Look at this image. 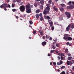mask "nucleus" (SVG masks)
Wrapping results in <instances>:
<instances>
[{
  "label": "nucleus",
  "mask_w": 74,
  "mask_h": 74,
  "mask_svg": "<svg viewBox=\"0 0 74 74\" xmlns=\"http://www.w3.org/2000/svg\"><path fill=\"white\" fill-rule=\"evenodd\" d=\"M31 8H33V5H30V4L29 3H28L27 5H25V8L26 10V12L29 14L31 12L32 9Z\"/></svg>",
  "instance_id": "nucleus-1"
},
{
  "label": "nucleus",
  "mask_w": 74,
  "mask_h": 74,
  "mask_svg": "<svg viewBox=\"0 0 74 74\" xmlns=\"http://www.w3.org/2000/svg\"><path fill=\"white\" fill-rule=\"evenodd\" d=\"M48 5H47V7H46L45 9L43 11V14L46 15L47 14H49V10H50V8L49 6H48Z\"/></svg>",
  "instance_id": "nucleus-2"
},
{
  "label": "nucleus",
  "mask_w": 74,
  "mask_h": 74,
  "mask_svg": "<svg viewBox=\"0 0 74 74\" xmlns=\"http://www.w3.org/2000/svg\"><path fill=\"white\" fill-rule=\"evenodd\" d=\"M19 9L21 12H24L25 11V6L23 5H21L20 6Z\"/></svg>",
  "instance_id": "nucleus-3"
},
{
  "label": "nucleus",
  "mask_w": 74,
  "mask_h": 74,
  "mask_svg": "<svg viewBox=\"0 0 74 74\" xmlns=\"http://www.w3.org/2000/svg\"><path fill=\"white\" fill-rule=\"evenodd\" d=\"M65 14L66 16V17L67 18V19H69L70 18H71V13H70L66 12H65Z\"/></svg>",
  "instance_id": "nucleus-4"
},
{
  "label": "nucleus",
  "mask_w": 74,
  "mask_h": 74,
  "mask_svg": "<svg viewBox=\"0 0 74 74\" xmlns=\"http://www.w3.org/2000/svg\"><path fill=\"white\" fill-rule=\"evenodd\" d=\"M66 64H67L68 66H71L73 64V62H71V61H69V60H67L66 62Z\"/></svg>",
  "instance_id": "nucleus-5"
},
{
  "label": "nucleus",
  "mask_w": 74,
  "mask_h": 74,
  "mask_svg": "<svg viewBox=\"0 0 74 74\" xmlns=\"http://www.w3.org/2000/svg\"><path fill=\"white\" fill-rule=\"evenodd\" d=\"M66 8L67 9H69V10L71 9V8L73 9V8H74V6L73 5H71L70 6H68L66 7Z\"/></svg>",
  "instance_id": "nucleus-6"
},
{
  "label": "nucleus",
  "mask_w": 74,
  "mask_h": 74,
  "mask_svg": "<svg viewBox=\"0 0 74 74\" xmlns=\"http://www.w3.org/2000/svg\"><path fill=\"white\" fill-rule=\"evenodd\" d=\"M68 35L67 34H65L64 36V37L63 38L65 40H67V38L68 37Z\"/></svg>",
  "instance_id": "nucleus-7"
},
{
  "label": "nucleus",
  "mask_w": 74,
  "mask_h": 74,
  "mask_svg": "<svg viewBox=\"0 0 74 74\" xmlns=\"http://www.w3.org/2000/svg\"><path fill=\"white\" fill-rule=\"evenodd\" d=\"M70 24H69L68 27L66 28V31L68 32L70 30Z\"/></svg>",
  "instance_id": "nucleus-8"
},
{
  "label": "nucleus",
  "mask_w": 74,
  "mask_h": 74,
  "mask_svg": "<svg viewBox=\"0 0 74 74\" xmlns=\"http://www.w3.org/2000/svg\"><path fill=\"white\" fill-rule=\"evenodd\" d=\"M2 5L3 8H7V4L6 3H4L2 4Z\"/></svg>",
  "instance_id": "nucleus-9"
},
{
  "label": "nucleus",
  "mask_w": 74,
  "mask_h": 74,
  "mask_svg": "<svg viewBox=\"0 0 74 74\" xmlns=\"http://www.w3.org/2000/svg\"><path fill=\"white\" fill-rule=\"evenodd\" d=\"M46 44H47V42L45 41L43 42L42 43V45L43 46H44Z\"/></svg>",
  "instance_id": "nucleus-10"
},
{
  "label": "nucleus",
  "mask_w": 74,
  "mask_h": 74,
  "mask_svg": "<svg viewBox=\"0 0 74 74\" xmlns=\"http://www.w3.org/2000/svg\"><path fill=\"white\" fill-rule=\"evenodd\" d=\"M67 40L68 41H71L73 40V38H72L69 36L67 38Z\"/></svg>",
  "instance_id": "nucleus-11"
},
{
  "label": "nucleus",
  "mask_w": 74,
  "mask_h": 74,
  "mask_svg": "<svg viewBox=\"0 0 74 74\" xmlns=\"http://www.w3.org/2000/svg\"><path fill=\"white\" fill-rule=\"evenodd\" d=\"M53 10H54V11H56V12H57V11H58V8H56V7H55V6H54L53 8Z\"/></svg>",
  "instance_id": "nucleus-12"
},
{
  "label": "nucleus",
  "mask_w": 74,
  "mask_h": 74,
  "mask_svg": "<svg viewBox=\"0 0 74 74\" xmlns=\"http://www.w3.org/2000/svg\"><path fill=\"white\" fill-rule=\"evenodd\" d=\"M59 9L61 11H63L64 10V8L62 7H60L59 8Z\"/></svg>",
  "instance_id": "nucleus-13"
},
{
  "label": "nucleus",
  "mask_w": 74,
  "mask_h": 74,
  "mask_svg": "<svg viewBox=\"0 0 74 74\" xmlns=\"http://www.w3.org/2000/svg\"><path fill=\"white\" fill-rule=\"evenodd\" d=\"M49 24L50 27H52V26H53V22H52V21H51L49 23Z\"/></svg>",
  "instance_id": "nucleus-14"
},
{
  "label": "nucleus",
  "mask_w": 74,
  "mask_h": 74,
  "mask_svg": "<svg viewBox=\"0 0 74 74\" xmlns=\"http://www.w3.org/2000/svg\"><path fill=\"white\" fill-rule=\"evenodd\" d=\"M70 27L71 28V29H74V24H72L71 25H70Z\"/></svg>",
  "instance_id": "nucleus-15"
},
{
  "label": "nucleus",
  "mask_w": 74,
  "mask_h": 74,
  "mask_svg": "<svg viewBox=\"0 0 74 74\" xmlns=\"http://www.w3.org/2000/svg\"><path fill=\"white\" fill-rule=\"evenodd\" d=\"M61 6L62 7H66V5L65 4H63V3H62L60 4Z\"/></svg>",
  "instance_id": "nucleus-16"
},
{
  "label": "nucleus",
  "mask_w": 74,
  "mask_h": 74,
  "mask_svg": "<svg viewBox=\"0 0 74 74\" xmlns=\"http://www.w3.org/2000/svg\"><path fill=\"white\" fill-rule=\"evenodd\" d=\"M40 4H42V5L44 3V0H41L40 1Z\"/></svg>",
  "instance_id": "nucleus-17"
},
{
  "label": "nucleus",
  "mask_w": 74,
  "mask_h": 74,
  "mask_svg": "<svg viewBox=\"0 0 74 74\" xmlns=\"http://www.w3.org/2000/svg\"><path fill=\"white\" fill-rule=\"evenodd\" d=\"M40 10L39 9H38L37 10H36V12L37 14H38L39 12H40Z\"/></svg>",
  "instance_id": "nucleus-18"
},
{
  "label": "nucleus",
  "mask_w": 74,
  "mask_h": 74,
  "mask_svg": "<svg viewBox=\"0 0 74 74\" xmlns=\"http://www.w3.org/2000/svg\"><path fill=\"white\" fill-rule=\"evenodd\" d=\"M36 19H38L39 18V15L38 14H36Z\"/></svg>",
  "instance_id": "nucleus-19"
},
{
  "label": "nucleus",
  "mask_w": 74,
  "mask_h": 74,
  "mask_svg": "<svg viewBox=\"0 0 74 74\" xmlns=\"http://www.w3.org/2000/svg\"><path fill=\"white\" fill-rule=\"evenodd\" d=\"M43 5H41L40 6V8L41 10H43Z\"/></svg>",
  "instance_id": "nucleus-20"
},
{
  "label": "nucleus",
  "mask_w": 74,
  "mask_h": 74,
  "mask_svg": "<svg viewBox=\"0 0 74 74\" xmlns=\"http://www.w3.org/2000/svg\"><path fill=\"white\" fill-rule=\"evenodd\" d=\"M59 56H64V54L63 53H61V54H59L58 55Z\"/></svg>",
  "instance_id": "nucleus-21"
},
{
  "label": "nucleus",
  "mask_w": 74,
  "mask_h": 74,
  "mask_svg": "<svg viewBox=\"0 0 74 74\" xmlns=\"http://www.w3.org/2000/svg\"><path fill=\"white\" fill-rule=\"evenodd\" d=\"M33 22L32 21H29V23L30 25H32V24H33Z\"/></svg>",
  "instance_id": "nucleus-22"
},
{
  "label": "nucleus",
  "mask_w": 74,
  "mask_h": 74,
  "mask_svg": "<svg viewBox=\"0 0 74 74\" xmlns=\"http://www.w3.org/2000/svg\"><path fill=\"white\" fill-rule=\"evenodd\" d=\"M43 19H44V18L42 17H41L40 18V21H42V20H43Z\"/></svg>",
  "instance_id": "nucleus-23"
},
{
  "label": "nucleus",
  "mask_w": 74,
  "mask_h": 74,
  "mask_svg": "<svg viewBox=\"0 0 74 74\" xmlns=\"http://www.w3.org/2000/svg\"><path fill=\"white\" fill-rule=\"evenodd\" d=\"M65 53H68V49H66L65 51Z\"/></svg>",
  "instance_id": "nucleus-24"
},
{
  "label": "nucleus",
  "mask_w": 74,
  "mask_h": 74,
  "mask_svg": "<svg viewBox=\"0 0 74 74\" xmlns=\"http://www.w3.org/2000/svg\"><path fill=\"white\" fill-rule=\"evenodd\" d=\"M60 74H66V73L64 71H63Z\"/></svg>",
  "instance_id": "nucleus-25"
},
{
  "label": "nucleus",
  "mask_w": 74,
  "mask_h": 74,
  "mask_svg": "<svg viewBox=\"0 0 74 74\" xmlns=\"http://www.w3.org/2000/svg\"><path fill=\"white\" fill-rule=\"evenodd\" d=\"M55 52L54 50H52L50 51V53H53V52Z\"/></svg>",
  "instance_id": "nucleus-26"
},
{
  "label": "nucleus",
  "mask_w": 74,
  "mask_h": 74,
  "mask_svg": "<svg viewBox=\"0 0 74 74\" xmlns=\"http://www.w3.org/2000/svg\"><path fill=\"white\" fill-rule=\"evenodd\" d=\"M71 3H72V2H71V1H70L69 2L68 4V5H71Z\"/></svg>",
  "instance_id": "nucleus-27"
},
{
  "label": "nucleus",
  "mask_w": 74,
  "mask_h": 74,
  "mask_svg": "<svg viewBox=\"0 0 74 74\" xmlns=\"http://www.w3.org/2000/svg\"><path fill=\"white\" fill-rule=\"evenodd\" d=\"M40 36H42V35H43V32H40Z\"/></svg>",
  "instance_id": "nucleus-28"
},
{
  "label": "nucleus",
  "mask_w": 74,
  "mask_h": 74,
  "mask_svg": "<svg viewBox=\"0 0 74 74\" xmlns=\"http://www.w3.org/2000/svg\"><path fill=\"white\" fill-rule=\"evenodd\" d=\"M71 59H72V57H70L68 58V60H71Z\"/></svg>",
  "instance_id": "nucleus-29"
},
{
  "label": "nucleus",
  "mask_w": 74,
  "mask_h": 74,
  "mask_svg": "<svg viewBox=\"0 0 74 74\" xmlns=\"http://www.w3.org/2000/svg\"><path fill=\"white\" fill-rule=\"evenodd\" d=\"M39 16L40 17H42V13H40L39 14Z\"/></svg>",
  "instance_id": "nucleus-30"
},
{
  "label": "nucleus",
  "mask_w": 74,
  "mask_h": 74,
  "mask_svg": "<svg viewBox=\"0 0 74 74\" xmlns=\"http://www.w3.org/2000/svg\"><path fill=\"white\" fill-rule=\"evenodd\" d=\"M46 38H47V39H48V38H49V37L48 36V35H46Z\"/></svg>",
  "instance_id": "nucleus-31"
},
{
  "label": "nucleus",
  "mask_w": 74,
  "mask_h": 74,
  "mask_svg": "<svg viewBox=\"0 0 74 74\" xmlns=\"http://www.w3.org/2000/svg\"><path fill=\"white\" fill-rule=\"evenodd\" d=\"M48 2L49 3V4H51L52 3V1H51V0H49L48 1Z\"/></svg>",
  "instance_id": "nucleus-32"
},
{
  "label": "nucleus",
  "mask_w": 74,
  "mask_h": 74,
  "mask_svg": "<svg viewBox=\"0 0 74 74\" xmlns=\"http://www.w3.org/2000/svg\"><path fill=\"white\" fill-rule=\"evenodd\" d=\"M34 5L35 7H37L38 6L37 4V3H34Z\"/></svg>",
  "instance_id": "nucleus-33"
},
{
  "label": "nucleus",
  "mask_w": 74,
  "mask_h": 74,
  "mask_svg": "<svg viewBox=\"0 0 74 74\" xmlns=\"http://www.w3.org/2000/svg\"><path fill=\"white\" fill-rule=\"evenodd\" d=\"M64 68H65V66H63L61 67L60 69H64Z\"/></svg>",
  "instance_id": "nucleus-34"
},
{
  "label": "nucleus",
  "mask_w": 74,
  "mask_h": 74,
  "mask_svg": "<svg viewBox=\"0 0 74 74\" xmlns=\"http://www.w3.org/2000/svg\"><path fill=\"white\" fill-rule=\"evenodd\" d=\"M15 7V4H12V8Z\"/></svg>",
  "instance_id": "nucleus-35"
},
{
  "label": "nucleus",
  "mask_w": 74,
  "mask_h": 74,
  "mask_svg": "<svg viewBox=\"0 0 74 74\" xmlns=\"http://www.w3.org/2000/svg\"><path fill=\"white\" fill-rule=\"evenodd\" d=\"M56 46L58 47H59V44L58 43L56 44Z\"/></svg>",
  "instance_id": "nucleus-36"
},
{
  "label": "nucleus",
  "mask_w": 74,
  "mask_h": 74,
  "mask_svg": "<svg viewBox=\"0 0 74 74\" xmlns=\"http://www.w3.org/2000/svg\"><path fill=\"white\" fill-rule=\"evenodd\" d=\"M8 7L9 8H11V6L10 4H8V5H7V8Z\"/></svg>",
  "instance_id": "nucleus-37"
},
{
  "label": "nucleus",
  "mask_w": 74,
  "mask_h": 74,
  "mask_svg": "<svg viewBox=\"0 0 74 74\" xmlns=\"http://www.w3.org/2000/svg\"><path fill=\"white\" fill-rule=\"evenodd\" d=\"M12 11L13 12H15L16 11V9H12Z\"/></svg>",
  "instance_id": "nucleus-38"
},
{
  "label": "nucleus",
  "mask_w": 74,
  "mask_h": 74,
  "mask_svg": "<svg viewBox=\"0 0 74 74\" xmlns=\"http://www.w3.org/2000/svg\"><path fill=\"white\" fill-rule=\"evenodd\" d=\"M52 48L53 49H55L56 48V47H55V46H53Z\"/></svg>",
  "instance_id": "nucleus-39"
},
{
  "label": "nucleus",
  "mask_w": 74,
  "mask_h": 74,
  "mask_svg": "<svg viewBox=\"0 0 74 74\" xmlns=\"http://www.w3.org/2000/svg\"><path fill=\"white\" fill-rule=\"evenodd\" d=\"M60 64H63V61H60Z\"/></svg>",
  "instance_id": "nucleus-40"
},
{
  "label": "nucleus",
  "mask_w": 74,
  "mask_h": 74,
  "mask_svg": "<svg viewBox=\"0 0 74 74\" xmlns=\"http://www.w3.org/2000/svg\"><path fill=\"white\" fill-rule=\"evenodd\" d=\"M67 55L68 56H71V54L70 53H68Z\"/></svg>",
  "instance_id": "nucleus-41"
},
{
  "label": "nucleus",
  "mask_w": 74,
  "mask_h": 74,
  "mask_svg": "<svg viewBox=\"0 0 74 74\" xmlns=\"http://www.w3.org/2000/svg\"><path fill=\"white\" fill-rule=\"evenodd\" d=\"M47 18L48 19H50V17L49 16H47Z\"/></svg>",
  "instance_id": "nucleus-42"
},
{
  "label": "nucleus",
  "mask_w": 74,
  "mask_h": 74,
  "mask_svg": "<svg viewBox=\"0 0 74 74\" xmlns=\"http://www.w3.org/2000/svg\"><path fill=\"white\" fill-rule=\"evenodd\" d=\"M36 31L35 30L33 32V34H36Z\"/></svg>",
  "instance_id": "nucleus-43"
},
{
  "label": "nucleus",
  "mask_w": 74,
  "mask_h": 74,
  "mask_svg": "<svg viewBox=\"0 0 74 74\" xmlns=\"http://www.w3.org/2000/svg\"><path fill=\"white\" fill-rule=\"evenodd\" d=\"M57 64V65H58V66H60V64L59 62H58Z\"/></svg>",
  "instance_id": "nucleus-44"
},
{
  "label": "nucleus",
  "mask_w": 74,
  "mask_h": 74,
  "mask_svg": "<svg viewBox=\"0 0 74 74\" xmlns=\"http://www.w3.org/2000/svg\"><path fill=\"white\" fill-rule=\"evenodd\" d=\"M64 58H63V57H62V56H61V58H60V59H61V60H63Z\"/></svg>",
  "instance_id": "nucleus-45"
},
{
  "label": "nucleus",
  "mask_w": 74,
  "mask_h": 74,
  "mask_svg": "<svg viewBox=\"0 0 74 74\" xmlns=\"http://www.w3.org/2000/svg\"><path fill=\"white\" fill-rule=\"evenodd\" d=\"M69 44H70V43H69V42H67L66 43V44L67 45H69Z\"/></svg>",
  "instance_id": "nucleus-46"
},
{
  "label": "nucleus",
  "mask_w": 74,
  "mask_h": 74,
  "mask_svg": "<svg viewBox=\"0 0 74 74\" xmlns=\"http://www.w3.org/2000/svg\"><path fill=\"white\" fill-rule=\"evenodd\" d=\"M58 50H56L55 51V52H56V53H58Z\"/></svg>",
  "instance_id": "nucleus-47"
},
{
  "label": "nucleus",
  "mask_w": 74,
  "mask_h": 74,
  "mask_svg": "<svg viewBox=\"0 0 74 74\" xmlns=\"http://www.w3.org/2000/svg\"><path fill=\"white\" fill-rule=\"evenodd\" d=\"M0 7L1 8H3V5H1Z\"/></svg>",
  "instance_id": "nucleus-48"
},
{
  "label": "nucleus",
  "mask_w": 74,
  "mask_h": 74,
  "mask_svg": "<svg viewBox=\"0 0 74 74\" xmlns=\"http://www.w3.org/2000/svg\"><path fill=\"white\" fill-rule=\"evenodd\" d=\"M58 58V60H60V56H58L57 57Z\"/></svg>",
  "instance_id": "nucleus-49"
},
{
  "label": "nucleus",
  "mask_w": 74,
  "mask_h": 74,
  "mask_svg": "<svg viewBox=\"0 0 74 74\" xmlns=\"http://www.w3.org/2000/svg\"><path fill=\"white\" fill-rule=\"evenodd\" d=\"M51 30H54V27H52Z\"/></svg>",
  "instance_id": "nucleus-50"
},
{
  "label": "nucleus",
  "mask_w": 74,
  "mask_h": 74,
  "mask_svg": "<svg viewBox=\"0 0 74 74\" xmlns=\"http://www.w3.org/2000/svg\"><path fill=\"white\" fill-rule=\"evenodd\" d=\"M53 64V65H56V62H54Z\"/></svg>",
  "instance_id": "nucleus-51"
},
{
  "label": "nucleus",
  "mask_w": 74,
  "mask_h": 74,
  "mask_svg": "<svg viewBox=\"0 0 74 74\" xmlns=\"http://www.w3.org/2000/svg\"><path fill=\"white\" fill-rule=\"evenodd\" d=\"M72 62V63H73V64H74V60H71Z\"/></svg>",
  "instance_id": "nucleus-52"
},
{
  "label": "nucleus",
  "mask_w": 74,
  "mask_h": 74,
  "mask_svg": "<svg viewBox=\"0 0 74 74\" xmlns=\"http://www.w3.org/2000/svg\"><path fill=\"white\" fill-rule=\"evenodd\" d=\"M52 38L51 37H50L49 38V40H52Z\"/></svg>",
  "instance_id": "nucleus-53"
},
{
  "label": "nucleus",
  "mask_w": 74,
  "mask_h": 74,
  "mask_svg": "<svg viewBox=\"0 0 74 74\" xmlns=\"http://www.w3.org/2000/svg\"><path fill=\"white\" fill-rule=\"evenodd\" d=\"M16 1L17 2H20V1H21V0H16Z\"/></svg>",
  "instance_id": "nucleus-54"
},
{
  "label": "nucleus",
  "mask_w": 74,
  "mask_h": 74,
  "mask_svg": "<svg viewBox=\"0 0 74 74\" xmlns=\"http://www.w3.org/2000/svg\"><path fill=\"white\" fill-rule=\"evenodd\" d=\"M16 2V0H14L13 1V3H15Z\"/></svg>",
  "instance_id": "nucleus-55"
},
{
  "label": "nucleus",
  "mask_w": 74,
  "mask_h": 74,
  "mask_svg": "<svg viewBox=\"0 0 74 74\" xmlns=\"http://www.w3.org/2000/svg\"><path fill=\"white\" fill-rule=\"evenodd\" d=\"M4 10H5V11H7V9L5 8H4Z\"/></svg>",
  "instance_id": "nucleus-56"
},
{
  "label": "nucleus",
  "mask_w": 74,
  "mask_h": 74,
  "mask_svg": "<svg viewBox=\"0 0 74 74\" xmlns=\"http://www.w3.org/2000/svg\"><path fill=\"white\" fill-rule=\"evenodd\" d=\"M16 19H18L19 17L18 16H16Z\"/></svg>",
  "instance_id": "nucleus-57"
},
{
  "label": "nucleus",
  "mask_w": 74,
  "mask_h": 74,
  "mask_svg": "<svg viewBox=\"0 0 74 74\" xmlns=\"http://www.w3.org/2000/svg\"><path fill=\"white\" fill-rule=\"evenodd\" d=\"M45 37L44 36H43L42 37V39H45Z\"/></svg>",
  "instance_id": "nucleus-58"
},
{
  "label": "nucleus",
  "mask_w": 74,
  "mask_h": 74,
  "mask_svg": "<svg viewBox=\"0 0 74 74\" xmlns=\"http://www.w3.org/2000/svg\"><path fill=\"white\" fill-rule=\"evenodd\" d=\"M69 46L71 47V45H71V44L69 43Z\"/></svg>",
  "instance_id": "nucleus-59"
},
{
  "label": "nucleus",
  "mask_w": 74,
  "mask_h": 74,
  "mask_svg": "<svg viewBox=\"0 0 74 74\" xmlns=\"http://www.w3.org/2000/svg\"><path fill=\"white\" fill-rule=\"evenodd\" d=\"M47 55L48 56H51V54H48Z\"/></svg>",
  "instance_id": "nucleus-60"
},
{
  "label": "nucleus",
  "mask_w": 74,
  "mask_h": 74,
  "mask_svg": "<svg viewBox=\"0 0 74 74\" xmlns=\"http://www.w3.org/2000/svg\"><path fill=\"white\" fill-rule=\"evenodd\" d=\"M36 1H41V0H36Z\"/></svg>",
  "instance_id": "nucleus-61"
},
{
  "label": "nucleus",
  "mask_w": 74,
  "mask_h": 74,
  "mask_svg": "<svg viewBox=\"0 0 74 74\" xmlns=\"http://www.w3.org/2000/svg\"><path fill=\"white\" fill-rule=\"evenodd\" d=\"M52 64V62H50V65H51Z\"/></svg>",
  "instance_id": "nucleus-62"
},
{
  "label": "nucleus",
  "mask_w": 74,
  "mask_h": 74,
  "mask_svg": "<svg viewBox=\"0 0 74 74\" xmlns=\"http://www.w3.org/2000/svg\"><path fill=\"white\" fill-rule=\"evenodd\" d=\"M54 41H55V42H56V41H57V40L56 39L55 40H53Z\"/></svg>",
  "instance_id": "nucleus-63"
},
{
  "label": "nucleus",
  "mask_w": 74,
  "mask_h": 74,
  "mask_svg": "<svg viewBox=\"0 0 74 74\" xmlns=\"http://www.w3.org/2000/svg\"><path fill=\"white\" fill-rule=\"evenodd\" d=\"M73 70H74V66H73V68H72Z\"/></svg>",
  "instance_id": "nucleus-64"
}]
</instances>
